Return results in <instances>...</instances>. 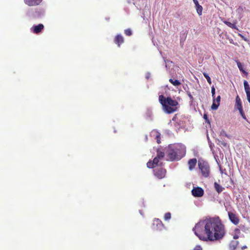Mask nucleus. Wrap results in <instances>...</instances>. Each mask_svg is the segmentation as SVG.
I'll use <instances>...</instances> for the list:
<instances>
[{
  "instance_id": "obj_1",
  "label": "nucleus",
  "mask_w": 250,
  "mask_h": 250,
  "mask_svg": "<svg viewBox=\"0 0 250 250\" xmlns=\"http://www.w3.org/2000/svg\"><path fill=\"white\" fill-rule=\"evenodd\" d=\"M195 234L201 240L214 241L222 239L225 230L218 218H206L198 222L193 229Z\"/></svg>"
},
{
  "instance_id": "obj_2",
  "label": "nucleus",
  "mask_w": 250,
  "mask_h": 250,
  "mask_svg": "<svg viewBox=\"0 0 250 250\" xmlns=\"http://www.w3.org/2000/svg\"><path fill=\"white\" fill-rule=\"evenodd\" d=\"M159 101L162 105L163 109L167 114L172 113L177 111L178 103L177 101L172 99L170 97L166 98L163 95H160Z\"/></svg>"
},
{
  "instance_id": "obj_3",
  "label": "nucleus",
  "mask_w": 250,
  "mask_h": 250,
  "mask_svg": "<svg viewBox=\"0 0 250 250\" xmlns=\"http://www.w3.org/2000/svg\"><path fill=\"white\" fill-rule=\"evenodd\" d=\"M166 150L169 156H184L186 154V147L182 144L169 145Z\"/></svg>"
},
{
  "instance_id": "obj_4",
  "label": "nucleus",
  "mask_w": 250,
  "mask_h": 250,
  "mask_svg": "<svg viewBox=\"0 0 250 250\" xmlns=\"http://www.w3.org/2000/svg\"><path fill=\"white\" fill-rule=\"evenodd\" d=\"M198 166L202 175L205 177H208L210 174V167L208 163L206 161L199 160Z\"/></svg>"
},
{
  "instance_id": "obj_5",
  "label": "nucleus",
  "mask_w": 250,
  "mask_h": 250,
  "mask_svg": "<svg viewBox=\"0 0 250 250\" xmlns=\"http://www.w3.org/2000/svg\"><path fill=\"white\" fill-rule=\"evenodd\" d=\"M192 194L194 197H200L204 195V190L200 187H194L192 189Z\"/></svg>"
},
{
  "instance_id": "obj_6",
  "label": "nucleus",
  "mask_w": 250,
  "mask_h": 250,
  "mask_svg": "<svg viewBox=\"0 0 250 250\" xmlns=\"http://www.w3.org/2000/svg\"><path fill=\"white\" fill-rule=\"evenodd\" d=\"M162 158L163 157H154L152 162L149 161L147 163V167L148 168H153L159 165L160 164H159V162Z\"/></svg>"
},
{
  "instance_id": "obj_7",
  "label": "nucleus",
  "mask_w": 250,
  "mask_h": 250,
  "mask_svg": "<svg viewBox=\"0 0 250 250\" xmlns=\"http://www.w3.org/2000/svg\"><path fill=\"white\" fill-rule=\"evenodd\" d=\"M229 219L230 221L234 225H237L239 223V219L237 215L232 212H229L228 213Z\"/></svg>"
},
{
  "instance_id": "obj_8",
  "label": "nucleus",
  "mask_w": 250,
  "mask_h": 250,
  "mask_svg": "<svg viewBox=\"0 0 250 250\" xmlns=\"http://www.w3.org/2000/svg\"><path fill=\"white\" fill-rule=\"evenodd\" d=\"M44 28V25L42 24H39L37 25H34L31 28V31L34 34H39Z\"/></svg>"
},
{
  "instance_id": "obj_9",
  "label": "nucleus",
  "mask_w": 250,
  "mask_h": 250,
  "mask_svg": "<svg viewBox=\"0 0 250 250\" xmlns=\"http://www.w3.org/2000/svg\"><path fill=\"white\" fill-rule=\"evenodd\" d=\"M154 173L155 176L159 179H162L165 176L166 171L162 168L155 169L154 170Z\"/></svg>"
},
{
  "instance_id": "obj_10",
  "label": "nucleus",
  "mask_w": 250,
  "mask_h": 250,
  "mask_svg": "<svg viewBox=\"0 0 250 250\" xmlns=\"http://www.w3.org/2000/svg\"><path fill=\"white\" fill-rule=\"evenodd\" d=\"M221 100L220 96H218L216 99L215 98L213 99V103L211 105V109L212 110H216L217 109L218 106L220 105V102Z\"/></svg>"
},
{
  "instance_id": "obj_11",
  "label": "nucleus",
  "mask_w": 250,
  "mask_h": 250,
  "mask_svg": "<svg viewBox=\"0 0 250 250\" xmlns=\"http://www.w3.org/2000/svg\"><path fill=\"white\" fill-rule=\"evenodd\" d=\"M42 1V0H24L25 3L30 6L38 5Z\"/></svg>"
},
{
  "instance_id": "obj_12",
  "label": "nucleus",
  "mask_w": 250,
  "mask_h": 250,
  "mask_svg": "<svg viewBox=\"0 0 250 250\" xmlns=\"http://www.w3.org/2000/svg\"><path fill=\"white\" fill-rule=\"evenodd\" d=\"M194 4L196 10V12L197 14L201 16L202 14L203 7L201 5H200L198 2L197 0H192Z\"/></svg>"
},
{
  "instance_id": "obj_13",
  "label": "nucleus",
  "mask_w": 250,
  "mask_h": 250,
  "mask_svg": "<svg viewBox=\"0 0 250 250\" xmlns=\"http://www.w3.org/2000/svg\"><path fill=\"white\" fill-rule=\"evenodd\" d=\"M197 160L195 158L190 159L188 162V168L190 170H192L196 166Z\"/></svg>"
},
{
  "instance_id": "obj_14",
  "label": "nucleus",
  "mask_w": 250,
  "mask_h": 250,
  "mask_svg": "<svg viewBox=\"0 0 250 250\" xmlns=\"http://www.w3.org/2000/svg\"><path fill=\"white\" fill-rule=\"evenodd\" d=\"M153 226H156V229L161 230L163 227V225L161 220L158 219H155L153 221Z\"/></svg>"
},
{
  "instance_id": "obj_15",
  "label": "nucleus",
  "mask_w": 250,
  "mask_h": 250,
  "mask_svg": "<svg viewBox=\"0 0 250 250\" xmlns=\"http://www.w3.org/2000/svg\"><path fill=\"white\" fill-rule=\"evenodd\" d=\"M235 108L237 109L238 110L243 108L241 99L238 96H237L236 98Z\"/></svg>"
},
{
  "instance_id": "obj_16",
  "label": "nucleus",
  "mask_w": 250,
  "mask_h": 250,
  "mask_svg": "<svg viewBox=\"0 0 250 250\" xmlns=\"http://www.w3.org/2000/svg\"><path fill=\"white\" fill-rule=\"evenodd\" d=\"M124 42V38L122 36L118 35L115 39V42L120 46V44Z\"/></svg>"
},
{
  "instance_id": "obj_17",
  "label": "nucleus",
  "mask_w": 250,
  "mask_h": 250,
  "mask_svg": "<svg viewBox=\"0 0 250 250\" xmlns=\"http://www.w3.org/2000/svg\"><path fill=\"white\" fill-rule=\"evenodd\" d=\"M224 23L232 29L238 30V28H237V26H236V22H235L233 23H232L229 21H224Z\"/></svg>"
},
{
  "instance_id": "obj_18",
  "label": "nucleus",
  "mask_w": 250,
  "mask_h": 250,
  "mask_svg": "<svg viewBox=\"0 0 250 250\" xmlns=\"http://www.w3.org/2000/svg\"><path fill=\"white\" fill-rule=\"evenodd\" d=\"M217 141L218 142V145H219L220 146H223L225 148H228L229 145L228 144L225 142L226 141L225 140H220L218 139Z\"/></svg>"
},
{
  "instance_id": "obj_19",
  "label": "nucleus",
  "mask_w": 250,
  "mask_h": 250,
  "mask_svg": "<svg viewBox=\"0 0 250 250\" xmlns=\"http://www.w3.org/2000/svg\"><path fill=\"white\" fill-rule=\"evenodd\" d=\"M238 245V242L236 240H232L229 244V248L231 250H234Z\"/></svg>"
},
{
  "instance_id": "obj_20",
  "label": "nucleus",
  "mask_w": 250,
  "mask_h": 250,
  "mask_svg": "<svg viewBox=\"0 0 250 250\" xmlns=\"http://www.w3.org/2000/svg\"><path fill=\"white\" fill-rule=\"evenodd\" d=\"M244 85L245 90L246 93V95H248V94H250V87L248 83L246 81H244Z\"/></svg>"
},
{
  "instance_id": "obj_21",
  "label": "nucleus",
  "mask_w": 250,
  "mask_h": 250,
  "mask_svg": "<svg viewBox=\"0 0 250 250\" xmlns=\"http://www.w3.org/2000/svg\"><path fill=\"white\" fill-rule=\"evenodd\" d=\"M151 135H156V139L157 140V142L158 143V144L160 143V133H159L158 132H157L155 130H153L151 132Z\"/></svg>"
},
{
  "instance_id": "obj_22",
  "label": "nucleus",
  "mask_w": 250,
  "mask_h": 250,
  "mask_svg": "<svg viewBox=\"0 0 250 250\" xmlns=\"http://www.w3.org/2000/svg\"><path fill=\"white\" fill-rule=\"evenodd\" d=\"M214 188L218 193L222 192L224 189L222 186L217 184L216 182L214 183Z\"/></svg>"
},
{
  "instance_id": "obj_23",
  "label": "nucleus",
  "mask_w": 250,
  "mask_h": 250,
  "mask_svg": "<svg viewBox=\"0 0 250 250\" xmlns=\"http://www.w3.org/2000/svg\"><path fill=\"white\" fill-rule=\"evenodd\" d=\"M219 136L220 137V140H225V137H229V136L226 133V132L224 130H222L220 132Z\"/></svg>"
},
{
  "instance_id": "obj_24",
  "label": "nucleus",
  "mask_w": 250,
  "mask_h": 250,
  "mask_svg": "<svg viewBox=\"0 0 250 250\" xmlns=\"http://www.w3.org/2000/svg\"><path fill=\"white\" fill-rule=\"evenodd\" d=\"M169 81L174 86H179L181 84L180 82L177 80H174L172 79H170Z\"/></svg>"
},
{
  "instance_id": "obj_25",
  "label": "nucleus",
  "mask_w": 250,
  "mask_h": 250,
  "mask_svg": "<svg viewBox=\"0 0 250 250\" xmlns=\"http://www.w3.org/2000/svg\"><path fill=\"white\" fill-rule=\"evenodd\" d=\"M237 66L239 68V70L241 72H242L243 73H246V72L243 69V66L240 62H237Z\"/></svg>"
},
{
  "instance_id": "obj_26",
  "label": "nucleus",
  "mask_w": 250,
  "mask_h": 250,
  "mask_svg": "<svg viewBox=\"0 0 250 250\" xmlns=\"http://www.w3.org/2000/svg\"><path fill=\"white\" fill-rule=\"evenodd\" d=\"M203 75H204V76L206 78V79H207V80L209 84H211V79H210V78L209 77V76H208V75L207 73H206L204 72V73H203Z\"/></svg>"
},
{
  "instance_id": "obj_27",
  "label": "nucleus",
  "mask_w": 250,
  "mask_h": 250,
  "mask_svg": "<svg viewBox=\"0 0 250 250\" xmlns=\"http://www.w3.org/2000/svg\"><path fill=\"white\" fill-rule=\"evenodd\" d=\"M239 112H240V114H241L242 117L245 120H247V118H246V115H245L244 112H243V108H241V109H239L238 110Z\"/></svg>"
},
{
  "instance_id": "obj_28",
  "label": "nucleus",
  "mask_w": 250,
  "mask_h": 250,
  "mask_svg": "<svg viewBox=\"0 0 250 250\" xmlns=\"http://www.w3.org/2000/svg\"><path fill=\"white\" fill-rule=\"evenodd\" d=\"M171 218V214L169 212L168 213H167L165 214V216H164V218H165V220H168L170 219Z\"/></svg>"
},
{
  "instance_id": "obj_29",
  "label": "nucleus",
  "mask_w": 250,
  "mask_h": 250,
  "mask_svg": "<svg viewBox=\"0 0 250 250\" xmlns=\"http://www.w3.org/2000/svg\"><path fill=\"white\" fill-rule=\"evenodd\" d=\"M164 155H165L164 152L161 151L160 150V149H158V151H157V154L156 156L160 157V156H164Z\"/></svg>"
},
{
  "instance_id": "obj_30",
  "label": "nucleus",
  "mask_w": 250,
  "mask_h": 250,
  "mask_svg": "<svg viewBox=\"0 0 250 250\" xmlns=\"http://www.w3.org/2000/svg\"><path fill=\"white\" fill-rule=\"evenodd\" d=\"M125 33L127 36H130L132 34V31L130 29H127L125 30Z\"/></svg>"
},
{
  "instance_id": "obj_31",
  "label": "nucleus",
  "mask_w": 250,
  "mask_h": 250,
  "mask_svg": "<svg viewBox=\"0 0 250 250\" xmlns=\"http://www.w3.org/2000/svg\"><path fill=\"white\" fill-rule=\"evenodd\" d=\"M215 89L214 86H212L211 87V94H212V97L213 99L215 97Z\"/></svg>"
},
{
  "instance_id": "obj_32",
  "label": "nucleus",
  "mask_w": 250,
  "mask_h": 250,
  "mask_svg": "<svg viewBox=\"0 0 250 250\" xmlns=\"http://www.w3.org/2000/svg\"><path fill=\"white\" fill-rule=\"evenodd\" d=\"M180 157H170V160L171 161H175V160L178 161V160H180Z\"/></svg>"
},
{
  "instance_id": "obj_33",
  "label": "nucleus",
  "mask_w": 250,
  "mask_h": 250,
  "mask_svg": "<svg viewBox=\"0 0 250 250\" xmlns=\"http://www.w3.org/2000/svg\"><path fill=\"white\" fill-rule=\"evenodd\" d=\"M187 94H188V96L189 99L191 100H193V98L192 97V96L191 95V93H190V92L189 91H187Z\"/></svg>"
},
{
  "instance_id": "obj_34",
  "label": "nucleus",
  "mask_w": 250,
  "mask_h": 250,
  "mask_svg": "<svg viewBox=\"0 0 250 250\" xmlns=\"http://www.w3.org/2000/svg\"><path fill=\"white\" fill-rule=\"evenodd\" d=\"M243 11V7L240 6L239 8L237 9V12L238 13H240Z\"/></svg>"
},
{
  "instance_id": "obj_35",
  "label": "nucleus",
  "mask_w": 250,
  "mask_h": 250,
  "mask_svg": "<svg viewBox=\"0 0 250 250\" xmlns=\"http://www.w3.org/2000/svg\"><path fill=\"white\" fill-rule=\"evenodd\" d=\"M150 74L149 73H147L146 74V77L147 79H148L150 77Z\"/></svg>"
},
{
  "instance_id": "obj_36",
  "label": "nucleus",
  "mask_w": 250,
  "mask_h": 250,
  "mask_svg": "<svg viewBox=\"0 0 250 250\" xmlns=\"http://www.w3.org/2000/svg\"><path fill=\"white\" fill-rule=\"evenodd\" d=\"M238 237H239V236H238L237 235H236H236H234L233 236V238H234V239H238Z\"/></svg>"
},
{
  "instance_id": "obj_37",
  "label": "nucleus",
  "mask_w": 250,
  "mask_h": 250,
  "mask_svg": "<svg viewBox=\"0 0 250 250\" xmlns=\"http://www.w3.org/2000/svg\"><path fill=\"white\" fill-rule=\"evenodd\" d=\"M194 155L195 156L199 155L198 152V151H195V152H194Z\"/></svg>"
},
{
  "instance_id": "obj_38",
  "label": "nucleus",
  "mask_w": 250,
  "mask_h": 250,
  "mask_svg": "<svg viewBox=\"0 0 250 250\" xmlns=\"http://www.w3.org/2000/svg\"><path fill=\"white\" fill-rule=\"evenodd\" d=\"M209 146H210L211 149L212 150V145H211V143H209Z\"/></svg>"
},
{
  "instance_id": "obj_39",
  "label": "nucleus",
  "mask_w": 250,
  "mask_h": 250,
  "mask_svg": "<svg viewBox=\"0 0 250 250\" xmlns=\"http://www.w3.org/2000/svg\"><path fill=\"white\" fill-rule=\"evenodd\" d=\"M246 248H247V246H244L242 247V249H246Z\"/></svg>"
},
{
  "instance_id": "obj_40",
  "label": "nucleus",
  "mask_w": 250,
  "mask_h": 250,
  "mask_svg": "<svg viewBox=\"0 0 250 250\" xmlns=\"http://www.w3.org/2000/svg\"><path fill=\"white\" fill-rule=\"evenodd\" d=\"M239 35L243 39H244V37L243 36H242L241 34H239Z\"/></svg>"
},
{
  "instance_id": "obj_41",
  "label": "nucleus",
  "mask_w": 250,
  "mask_h": 250,
  "mask_svg": "<svg viewBox=\"0 0 250 250\" xmlns=\"http://www.w3.org/2000/svg\"><path fill=\"white\" fill-rule=\"evenodd\" d=\"M204 118H206L207 117V116L206 115H204Z\"/></svg>"
},
{
  "instance_id": "obj_42",
  "label": "nucleus",
  "mask_w": 250,
  "mask_h": 250,
  "mask_svg": "<svg viewBox=\"0 0 250 250\" xmlns=\"http://www.w3.org/2000/svg\"><path fill=\"white\" fill-rule=\"evenodd\" d=\"M220 155H222V156H224V154H223V153H220Z\"/></svg>"
}]
</instances>
